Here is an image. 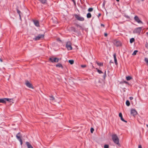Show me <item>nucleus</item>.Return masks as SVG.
I'll list each match as a JSON object with an SVG mask.
<instances>
[{"label":"nucleus","instance_id":"f257e3e1","mask_svg":"<svg viewBox=\"0 0 148 148\" xmlns=\"http://www.w3.org/2000/svg\"><path fill=\"white\" fill-rule=\"evenodd\" d=\"M112 139L113 142L119 146H120V144L119 143V139L116 134H113L112 136Z\"/></svg>","mask_w":148,"mask_h":148},{"label":"nucleus","instance_id":"f03ea898","mask_svg":"<svg viewBox=\"0 0 148 148\" xmlns=\"http://www.w3.org/2000/svg\"><path fill=\"white\" fill-rule=\"evenodd\" d=\"M143 27H140L135 28L133 31V33L140 34L142 30Z\"/></svg>","mask_w":148,"mask_h":148},{"label":"nucleus","instance_id":"7ed1b4c3","mask_svg":"<svg viewBox=\"0 0 148 148\" xmlns=\"http://www.w3.org/2000/svg\"><path fill=\"white\" fill-rule=\"evenodd\" d=\"M49 61L52 63H57L58 62L59 59L57 58L51 57L49 58Z\"/></svg>","mask_w":148,"mask_h":148},{"label":"nucleus","instance_id":"20e7f679","mask_svg":"<svg viewBox=\"0 0 148 148\" xmlns=\"http://www.w3.org/2000/svg\"><path fill=\"white\" fill-rule=\"evenodd\" d=\"M74 16L77 19L78 21H83L84 20V18L83 17L79 15H77L75 14L74 15Z\"/></svg>","mask_w":148,"mask_h":148},{"label":"nucleus","instance_id":"39448f33","mask_svg":"<svg viewBox=\"0 0 148 148\" xmlns=\"http://www.w3.org/2000/svg\"><path fill=\"white\" fill-rule=\"evenodd\" d=\"M113 43L117 47H120L122 45V43L121 42L117 40H114L113 41Z\"/></svg>","mask_w":148,"mask_h":148},{"label":"nucleus","instance_id":"423d86ee","mask_svg":"<svg viewBox=\"0 0 148 148\" xmlns=\"http://www.w3.org/2000/svg\"><path fill=\"white\" fill-rule=\"evenodd\" d=\"M131 115L135 117L137 115V112L135 109H132L131 110Z\"/></svg>","mask_w":148,"mask_h":148},{"label":"nucleus","instance_id":"0eeeda50","mask_svg":"<svg viewBox=\"0 0 148 148\" xmlns=\"http://www.w3.org/2000/svg\"><path fill=\"white\" fill-rule=\"evenodd\" d=\"M66 47L68 50H71L72 49L71 43L69 41L67 42Z\"/></svg>","mask_w":148,"mask_h":148},{"label":"nucleus","instance_id":"6e6552de","mask_svg":"<svg viewBox=\"0 0 148 148\" xmlns=\"http://www.w3.org/2000/svg\"><path fill=\"white\" fill-rule=\"evenodd\" d=\"M44 36V34H39L34 38V40H40L42 38H43Z\"/></svg>","mask_w":148,"mask_h":148},{"label":"nucleus","instance_id":"1a4fd4ad","mask_svg":"<svg viewBox=\"0 0 148 148\" xmlns=\"http://www.w3.org/2000/svg\"><path fill=\"white\" fill-rule=\"evenodd\" d=\"M26 86L32 89H34L32 85L28 81H26L25 83Z\"/></svg>","mask_w":148,"mask_h":148},{"label":"nucleus","instance_id":"9d476101","mask_svg":"<svg viewBox=\"0 0 148 148\" xmlns=\"http://www.w3.org/2000/svg\"><path fill=\"white\" fill-rule=\"evenodd\" d=\"M16 137L17 139L19 141L21 145L22 144V141L21 139V136L20 133H18L16 135Z\"/></svg>","mask_w":148,"mask_h":148},{"label":"nucleus","instance_id":"9b49d317","mask_svg":"<svg viewBox=\"0 0 148 148\" xmlns=\"http://www.w3.org/2000/svg\"><path fill=\"white\" fill-rule=\"evenodd\" d=\"M134 19L138 23L143 24V22L139 19L138 17L137 16H135Z\"/></svg>","mask_w":148,"mask_h":148},{"label":"nucleus","instance_id":"f8f14e48","mask_svg":"<svg viewBox=\"0 0 148 148\" xmlns=\"http://www.w3.org/2000/svg\"><path fill=\"white\" fill-rule=\"evenodd\" d=\"M3 100H4V103H6V101H9L10 102H11L13 101V100L12 99H9V98H3Z\"/></svg>","mask_w":148,"mask_h":148},{"label":"nucleus","instance_id":"ddd939ff","mask_svg":"<svg viewBox=\"0 0 148 148\" xmlns=\"http://www.w3.org/2000/svg\"><path fill=\"white\" fill-rule=\"evenodd\" d=\"M119 116L120 117L121 120L125 122H127V121L125 120L123 117L122 114L121 113H120L119 114Z\"/></svg>","mask_w":148,"mask_h":148},{"label":"nucleus","instance_id":"4468645a","mask_svg":"<svg viewBox=\"0 0 148 148\" xmlns=\"http://www.w3.org/2000/svg\"><path fill=\"white\" fill-rule=\"evenodd\" d=\"M34 23L35 25L37 27L39 26V22L37 20L34 21Z\"/></svg>","mask_w":148,"mask_h":148},{"label":"nucleus","instance_id":"2eb2a0df","mask_svg":"<svg viewBox=\"0 0 148 148\" xmlns=\"http://www.w3.org/2000/svg\"><path fill=\"white\" fill-rule=\"evenodd\" d=\"M116 54L115 53H114L113 55L114 58V62L116 65L117 64V60L116 58Z\"/></svg>","mask_w":148,"mask_h":148},{"label":"nucleus","instance_id":"dca6fc26","mask_svg":"<svg viewBox=\"0 0 148 148\" xmlns=\"http://www.w3.org/2000/svg\"><path fill=\"white\" fill-rule=\"evenodd\" d=\"M26 144L27 145L28 148H33L29 142H26Z\"/></svg>","mask_w":148,"mask_h":148},{"label":"nucleus","instance_id":"f3484780","mask_svg":"<svg viewBox=\"0 0 148 148\" xmlns=\"http://www.w3.org/2000/svg\"><path fill=\"white\" fill-rule=\"evenodd\" d=\"M75 25L77 27L79 28L80 29H83V28L82 26L81 25L78 24H77L76 23L75 24Z\"/></svg>","mask_w":148,"mask_h":148},{"label":"nucleus","instance_id":"a211bd4d","mask_svg":"<svg viewBox=\"0 0 148 148\" xmlns=\"http://www.w3.org/2000/svg\"><path fill=\"white\" fill-rule=\"evenodd\" d=\"M56 66L57 67H61L62 68H63V66L60 63H58V64H56Z\"/></svg>","mask_w":148,"mask_h":148},{"label":"nucleus","instance_id":"6ab92c4d","mask_svg":"<svg viewBox=\"0 0 148 148\" xmlns=\"http://www.w3.org/2000/svg\"><path fill=\"white\" fill-rule=\"evenodd\" d=\"M50 97V100L51 101H53L55 100V98L53 95L49 96Z\"/></svg>","mask_w":148,"mask_h":148},{"label":"nucleus","instance_id":"aec40b11","mask_svg":"<svg viewBox=\"0 0 148 148\" xmlns=\"http://www.w3.org/2000/svg\"><path fill=\"white\" fill-rule=\"evenodd\" d=\"M17 12L19 14L20 18V19H21V12H20V10H19L18 9H17Z\"/></svg>","mask_w":148,"mask_h":148},{"label":"nucleus","instance_id":"412c9836","mask_svg":"<svg viewBox=\"0 0 148 148\" xmlns=\"http://www.w3.org/2000/svg\"><path fill=\"white\" fill-rule=\"evenodd\" d=\"M40 1L43 4L45 3H46L47 0H38Z\"/></svg>","mask_w":148,"mask_h":148},{"label":"nucleus","instance_id":"4be33fe9","mask_svg":"<svg viewBox=\"0 0 148 148\" xmlns=\"http://www.w3.org/2000/svg\"><path fill=\"white\" fill-rule=\"evenodd\" d=\"M91 17V15L90 13H88L87 14V17L88 18H90Z\"/></svg>","mask_w":148,"mask_h":148},{"label":"nucleus","instance_id":"5701e85b","mask_svg":"<svg viewBox=\"0 0 148 148\" xmlns=\"http://www.w3.org/2000/svg\"><path fill=\"white\" fill-rule=\"evenodd\" d=\"M96 63L99 66H103V63H100L99 62H97Z\"/></svg>","mask_w":148,"mask_h":148},{"label":"nucleus","instance_id":"b1692460","mask_svg":"<svg viewBox=\"0 0 148 148\" xmlns=\"http://www.w3.org/2000/svg\"><path fill=\"white\" fill-rule=\"evenodd\" d=\"M69 62L71 64H73L74 61L73 60H69Z\"/></svg>","mask_w":148,"mask_h":148},{"label":"nucleus","instance_id":"393cba45","mask_svg":"<svg viewBox=\"0 0 148 148\" xmlns=\"http://www.w3.org/2000/svg\"><path fill=\"white\" fill-rule=\"evenodd\" d=\"M135 41L134 38H132L130 39V43H132Z\"/></svg>","mask_w":148,"mask_h":148},{"label":"nucleus","instance_id":"a878e982","mask_svg":"<svg viewBox=\"0 0 148 148\" xmlns=\"http://www.w3.org/2000/svg\"><path fill=\"white\" fill-rule=\"evenodd\" d=\"M137 50H135L134 51L133 53L132 54V55L133 56H135L136 54L138 52Z\"/></svg>","mask_w":148,"mask_h":148},{"label":"nucleus","instance_id":"bb28decb","mask_svg":"<svg viewBox=\"0 0 148 148\" xmlns=\"http://www.w3.org/2000/svg\"><path fill=\"white\" fill-rule=\"evenodd\" d=\"M126 104L127 106H130V101L128 100H127L126 102Z\"/></svg>","mask_w":148,"mask_h":148},{"label":"nucleus","instance_id":"cd10ccee","mask_svg":"<svg viewBox=\"0 0 148 148\" xmlns=\"http://www.w3.org/2000/svg\"><path fill=\"white\" fill-rule=\"evenodd\" d=\"M145 61L148 66V59L147 58H145Z\"/></svg>","mask_w":148,"mask_h":148},{"label":"nucleus","instance_id":"c85d7f7f","mask_svg":"<svg viewBox=\"0 0 148 148\" xmlns=\"http://www.w3.org/2000/svg\"><path fill=\"white\" fill-rule=\"evenodd\" d=\"M96 69L97 70V72L101 74L103 73L102 71L98 69L97 68H96Z\"/></svg>","mask_w":148,"mask_h":148},{"label":"nucleus","instance_id":"c756f323","mask_svg":"<svg viewBox=\"0 0 148 148\" xmlns=\"http://www.w3.org/2000/svg\"><path fill=\"white\" fill-rule=\"evenodd\" d=\"M93 9L92 8H90L88 9V11L89 12H92V11Z\"/></svg>","mask_w":148,"mask_h":148},{"label":"nucleus","instance_id":"7c9ffc66","mask_svg":"<svg viewBox=\"0 0 148 148\" xmlns=\"http://www.w3.org/2000/svg\"><path fill=\"white\" fill-rule=\"evenodd\" d=\"M4 100H3V99H0V103H4Z\"/></svg>","mask_w":148,"mask_h":148},{"label":"nucleus","instance_id":"2f4dec72","mask_svg":"<svg viewBox=\"0 0 148 148\" xmlns=\"http://www.w3.org/2000/svg\"><path fill=\"white\" fill-rule=\"evenodd\" d=\"M109 145H105L104 146V148H109Z\"/></svg>","mask_w":148,"mask_h":148},{"label":"nucleus","instance_id":"473e14b6","mask_svg":"<svg viewBox=\"0 0 148 148\" xmlns=\"http://www.w3.org/2000/svg\"><path fill=\"white\" fill-rule=\"evenodd\" d=\"M94 129L93 128H91L90 129V132L92 133H93V131H94Z\"/></svg>","mask_w":148,"mask_h":148},{"label":"nucleus","instance_id":"72a5a7b5","mask_svg":"<svg viewBox=\"0 0 148 148\" xmlns=\"http://www.w3.org/2000/svg\"><path fill=\"white\" fill-rule=\"evenodd\" d=\"M106 71H105V72L104 74V75L103 76V78H104V79H105V77H106Z\"/></svg>","mask_w":148,"mask_h":148},{"label":"nucleus","instance_id":"f704fd0d","mask_svg":"<svg viewBox=\"0 0 148 148\" xmlns=\"http://www.w3.org/2000/svg\"><path fill=\"white\" fill-rule=\"evenodd\" d=\"M81 66L82 68H85L86 66V65H81Z\"/></svg>","mask_w":148,"mask_h":148},{"label":"nucleus","instance_id":"c9c22d12","mask_svg":"<svg viewBox=\"0 0 148 148\" xmlns=\"http://www.w3.org/2000/svg\"><path fill=\"white\" fill-rule=\"evenodd\" d=\"M145 47L146 48H147L148 47V44L147 42L146 43V44H145Z\"/></svg>","mask_w":148,"mask_h":148},{"label":"nucleus","instance_id":"e433bc0d","mask_svg":"<svg viewBox=\"0 0 148 148\" xmlns=\"http://www.w3.org/2000/svg\"><path fill=\"white\" fill-rule=\"evenodd\" d=\"M126 79L127 80H130V76H128L126 77Z\"/></svg>","mask_w":148,"mask_h":148},{"label":"nucleus","instance_id":"4c0bfd02","mask_svg":"<svg viewBox=\"0 0 148 148\" xmlns=\"http://www.w3.org/2000/svg\"><path fill=\"white\" fill-rule=\"evenodd\" d=\"M72 1L73 2L74 4L75 5L76 3H75V0H72Z\"/></svg>","mask_w":148,"mask_h":148},{"label":"nucleus","instance_id":"58836bf2","mask_svg":"<svg viewBox=\"0 0 148 148\" xmlns=\"http://www.w3.org/2000/svg\"><path fill=\"white\" fill-rule=\"evenodd\" d=\"M138 148H142V146L141 145H140L138 146Z\"/></svg>","mask_w":148,"mask_h":148},{"label":"nucleus","instance_id":"ea45409f","mask_svg":"<svg viewBox=\"0 0 148 148\" xmlns=\"http://www.w3.org/2000/svg\"><path fill=\"white\" fill-rule=\"evenodd\" d=\"M107 34L106 33H105L104 34V36H107Z\"/></svg>","mask_w":148,"mask_h":148},{"label":"nucleus","instance_id":"a19ab883","mask_svg":"<svg viewBox=\"0 0 148 148\" xmlns=\"http://www.w3.org/2000/svg\"><path fill=\"white\" fill-rule=\"evenodd\" d=\"M133 99V98L132 97H130V100H132Z\"/></svg>","mask_w":148,"mask_h":148},{"label":"nucleus","instance_id":"79ce46f5","mask_svg":"<svg viewBox=\"0 0 148 148\" xmlns=\"http://www.w3.org/2000/svg\"><path fill=\"white\" fill-rule=\"evenodd\" d=\"M101 14L100 13H99L98 15V17H99V16H101Z\"/></svg>","mask_w":148,"mask_h":148},{"label":"nucleus","instance_id":"37998d69","mask_svg":"<svg viewBox=\"0 0 148 148\" xmlns=\"http://www.w3.org/2000/svg\"><path fill=\"white\" fill-rule=\"evenodd\" d=\"M101 26H103V27H104V25H103V24H101Z\"/></svg>","mask_w":148,"mask_h":148},{"label":"nucleus","instance_id":"c03bdc74","mask_svg":"<svg viewBox=\"0 0 148 148\" xmlns=\"http://www.w3.org/2000/svg\"><path fill=\"white\" fill-rule=\"evenodd\" d=\"M130 102H131V103H132V104L133 105H134V103L132 102V101H130Z\"/></svg>","mask_w":148,"mask_h":148},{"label":"nucleus","instance_id":"a18cd8bd","mask_svg":"<svg viewBox=\"0 0 148 148\" xmlns=\"http://www.w3.org/2000/svg\"><path fill=\"white\" fill-rule=\"evenodd\" d=\"M0 61H1V62H2V60L1 58L0 59Z\"/></svg>","mask_w":148,"mask_h":148},{"label":"nucleus","instance_id":"49530a36","mask_svg":"<svg viewBox=\"0 0 148 148\" xmlns=\"http://www.w3.org/2000/svg\"><path fill=\"white\" fill-rule=\"evenodd\" d=\"M132 79V77L130 76V80Z\"/></svg>","mask_w":148,"mask_h":148},{"label":"nucleus","instance_id":"de8ad7c7","mask_svg":"<svg viewBox=\"0 0 148 148\" xmlns=\"http://www.w3.org/2000/svg\"><path fill=\"white\" fill-rule=\"evenodd\" d=\"M146 34L148 35V32L146 33Z\"/></svg>","mask_w":148,"mask_h":148},{"label":"nucleus","instance_id":"09e8293b","mask_svg":"<svg viewBox=\"0 0 148 148\" xmlns=\"http://www.w3.org/2000/svg\"><path fill=\"white\" fill-rule=\"evenodd\" d=\"M118 2L119 1V0H116Z\"/></svg>","mask_w":148,"mask_h":148},{"label":"nucleus","instance_id":"8fccbe9b","mask_svg":"<svg viewBox=\"0 0 148 148\" xmlns=\"http://www.w3.org/2000/svg\"><path fill=\"white\" fill-rule=\"evenodd\" d=\"M124 82L125 83H127V82L125 81H124Z\"/></svg>","mask_w":148,"mask_h":148},{"label":"nucleus","instance_id":"3c124183","mask_svg":"<svg viewBox=\"0 0 148 148\" xmlns=\"http://www.w3.org/2000/svg\"><path fill=\"white\" fill-rule=\"evenodd\" d=\"M144 0H141V1H143Z\"/></svg>","mask_w":148,"mask_h":148},{"label":"nucleus","instance_id":"603ef678","mask_svg":"<svg viewBox=\"0 0 148 148\" xmlns=\"http://www.w3.org/2000/svg\"><path fill=\"white\" fill-rule=\"evenodd\" d=\"M104 4H104V3H103V5H104Z\"/></svg>","mask_w":148,"mask_h":148},{"label":"nucleus","instance_id":"864d4df0","mask_svg":"<svg viewBox=\"0 0 148 148\" xmlns=\"http://www.w3.org/2000/svg\"><path fill=\"white\" fill-rule=\"evenodd\" d=\"M147 126H148V125H147Z\"/></svg>","mask_w":148,"mask_h":148},{"label":"nucleus","instance_id":"5fc2aeb1","mask_svg":"<svg viewBox=\"0 0 148 148\" xmlns=\"http://www.w3.org/2000/svg\"><path fill=\"white\" fill-rule=\"evenodd\" d=\"M147 29H148V27L147 28Z\"/></svg>","mask_w":148,"mask_h":148}]
</instances>
